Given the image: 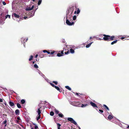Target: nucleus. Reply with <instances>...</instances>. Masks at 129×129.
<instances>
[{"label": "nucleus", "mask_w": 129, "mask_h": 129, "mask_svg": "<svg viewBox=\"0 0 129 129\" xmlns=\"http://www.w3.org/2000/svg\"><path fill=\"white\" fill-rule=\"evenodd\" d=\"M74 10V7H72L69 8L67 11L66 19H69L70 21L72 20V14Z\"/></svg>", "instance_id": "1"}, {"label": "nucleus", "mask_w": 129, "mask_h": 129, "mask_svg": "<svg viewBox=\"0 0 129 129\" xmlns=\"http://www.w3.org/2000/svg\"><path fill=\"white\" fill-rule=\"evenodd\" d=\"M67 120L69 121H70L71 123H73L76 125V126L78 125L76 122L72 118L69 117L67 118Z\"/></svg>", "instance_id": "2"}, {"label": "nucleus", "mask_w": 129, "mask_h": 129, "mask_svg": "<svg viewBox=\"0 0 129 129\" xmlns=\"http://www.w3.org/2000/svg\"><path fill=\"white\" fill-rule=\"evenodd\" d=\"M34 8V5L31 7V6L29 5L27 6L25 9L26 11H30L32 10Z\"/></svg>", "instance_id": "3"}, {"label": "nucleus", "mask_w": 129, "mask_h": 129, "mask_svg": "<svg viewBox=\"0 0 129 129\" xmlns=\"http://www.w3.org/2000/svg\"><path fill=\"white\" fill-rule=\"evenodd\" d=\"M28 38H27L26 40H25V38H22L21 39V43L23 44V45L24 47H25V42H26L28 40Z\"/></svg>", "instance_id": "4"}, {"label": "nucleus", "mask_w": 129, "mask_h": 129, "mask_svg": "<svg viewBox=\"0 0 129 129\" xmlns=\"http://www.w3.org/2000/svg\"><path fill=\"white\" fill-rule=\"evenodd\" d=\"M103 36H104L103 38V39L105 41H108L110 39V36L109 35H104Z\"/></svg>", "instance_id": "5"}, {"label": "nucleus", "mask_w": 129, "mask_h": 129, "mask_svg": "<svg viewBox=\"0 0 129 129\" xmlns=\"http://www.w3.org/2000/svg\"><path fill=\"white\" fill-rule=\"evenodd\" d=\"M70 21L69 19H66V23L69 25H72L74 24L73 22H70Z\"/></svg>", "instance_id": "6"}, {"label": "nucleus", "mask_w": 129, "mask_h": 129, "mask_svg": "<svg viewBox=\"0 0 129 129\" xmlns=\"http://www.w3.org/2000/svg\"><path fill=\"white\" fill-rule=\"evenodd\" d=\"M38 9V6L35 9V11H32L31 12L30 11V16L31 17H33V16H34V14L35 13V12L36 11V10Z\"/></svg>", "instance_id": "7"}, {"label": "nucleus", "mask_w": 129, "mask_h": 129, "mask_svg": "<svg viewBox=\"0 0 129 129\" xmlns=\"http://www.w3.org/2000/svg\"><path fill=\"white\" fill-rule=\"evenodd\" d=\"M90 103L93 107L96 108L98 107L96 104H95L94 103L92 102H90Z\"/></svg>", "instance_id": "8"}, {"label": "nucleus", "mask_w": 129, "mask_h": 129, "mask_svg": "<svg viewBox=\"0 0 129 129\" xmlns=\"http://www.w3.org/2000/svg\"><path fill=\"white\" fill-rule=\"evenodd\" d=\"M75 103L76 104L75 105V106L78 107H80L81 104L79 102H75Z\"/></svg>", "instance_id": "9"}, {"label": "nucleus", "mask_w": 129, "mask_h": 129, "mask_svg": "<svg viewBox=\"0 0 129 129\" xmlns=\"http://www.w3.org/2000/svg\"><path fill=\"white\" fill-rule=\"evenodd\" d=\"M38 70V73H39V74L40 75L42 76V77H43V78H44V77H45V75H44L43 74H42V73H41V71H39V70Z\"/></svg>", "instance_id": "10"}, {"label": "nucleus", "mask_w": 129, "mask_h": 129, "mask_svg": "<svg viewBox=\"0 0 129 129\" xmlns=\"http://www.w3.org/2000/svg\"><path fill=\"white\" fill-rule=\"evenodd\" d=\"M12 16L13 17H14L17 18H18L19 17V15H17L15 13H14L12 14Z\"/></svg>", "instance_id": "11"}, {"label": "nucleus", "mask_w": 129, "mask_h": 129, "mask_svg": "<svg viewBox=\"0 0 129 129\" xmlns=\"http://www.w3.org/2000/svg\"><path fill=\"white\" fill-rule=\"evenodd\" d=\"M77 12H76V11H75V12H74L75 14H76V13L77 14H78L80 13V10L79 8H77Z\"/></svg>", "instance_id": "12"}, {"label": "nucleus", "mask_w": 129, "mask_h": 129, "mask_svg": "<svg viewBox=\"0 0 129 129\" xmlns=\"http://www.w3.org/2000/svg\"><path fill=\"white\" fill-rule=\"evenodd\" d=\"M15 113L16 115H19V111L18 109L16 110L15 111Z\"/></svg>", "instance_id": "13"}, {"label": "nucleus", "mask_w": 129, "mask_h": 129, "mask_svg": "<svg viewBox=\"0 0 129 129\" xmlns=\"http://www.w3.org/2000/svg\"><path fill=\"white\" fill-rule=\"evenodd\" d=\"M113 118V116L111 115H109L108 117V118L109 120H111Z\"/></svg>", "instance_id": "14"}, {"label": "nucleus", "mask_w": 129, "mask_h": 129, "mask_svg": "<svg viewBox=\"0 0 129 129\" xmlns=\"http://www.w3.org/2000/svg\"><path fill=\"white\" fill-rule=\"evenodd\" d=\"M55 88L57 89L58 91H59L60 92H61V90H60V88H59L56 86H55Z\"/></svg>", "instance_id": "15"}, {"label": "nucleus", "mask_w": 129, "mask_h": 129, "mask_svg": "<svg viewBox=\"0 0 129 129\" xmlns=\"http://www.w3.org/2000/svg\"><path fill=\"white\" fill-rule=\"evenodd\" d=\"M9 104L10 106L11 107L13 106L14 105V103L11 102H9Z\"/></svg>", "instance_id": "16"}, {"label": "nucleus", "mask_w": 129, "mask_h": 129, "mask_svg": "<svg viewBox=\"0 0 129 129\" xmlns=\"http://www.w3.org/2000/svg\"><path fill=\"white\" fill-rule=\"evenodd\" d=\"M4 21L2 20L0 18V24H3L4 23Z\"/></svg>", "instance_id": "17"}, {"label": "nucleus", "mask_w": 129, "mask_h": 129, "mask_svg": "<svg viewBox=\"0 0 129 129\" xmlns=\"http://www.w3.org/2000/svg\"><path fill=\"white\" fill-rule=\"evenodd\" d=\"M103 107L105 108V109H107L108 111H109V108L106 105H104Z\"/></svg>", "instance_id": "18"}, {"label": "nucleus", "mask_w": 129, "mask_h": 129, "mask_svg": "<svg viewBox=\"0 0 129 129\" xmlns=\"http://www.w3.org/2000/svg\"><path fill=\"white\" fill-rule=\"evenodd\" d=\"M57 124L58 129H60V126L61 125V124L59 123H57Z\"/></svg>", "instance_id": "19"}, {"label": "nucleus", "mask_w": 129, "mask_h": 129, "mask_svg": "<svg viewBox=\"0 0 129 129\" xmlns=\"http://www.w3.org/2000/svg\"><path fill=\"white\" fill-rule=\"evenodd\" d=\"M30 13H31L30 12H29V15L30 16L29 17H28H28H27V16H24V18L25 19H26L27 18H29L32 17H31V16H30V14H31Z\"/></svg>", "instance_id": "20"}, {"label": "nucleus", "mask_w": 129, "mask_h": 129, "mask_svg": "<svg viewBox=\"0 0 129 129\" xmlns=\"http://www.w3.org/2000/svg\"><path fill=\"white\" fill-rule=\"evenodd\" d=\"M65 88L68 90H71V88L69 86H65Z\"/></svg>", "instance_id": "21"}, {"label": "nucleus", "mask_w": 129, "mask_h": 129, "mask_svg": "<svg viewBox=\"0 0 129 129\" xmlns=\"http://www.w3.org/2000/svg\"><path fill=\"white\" fill-rule=\"evenodd\" d=\"M117 40H116L113 41L111 43V44L112 45L116 43L117 42Z\"/></svg>", "instance_id": "22"}, {"label": "nucleus", "mask_w": 129, "mask_h": 129, "mask_svg": "<svg viewBox=\"0 0 129 129\" xmlns=\"http://www.w3.org/2000/svg\"><path fill=\"white\" fill-rule=\"evenodd\" d=\"M34 124L35 125L34 127H32L31 128V129H37L38 128V126L37 125H36L35 124Z\"/></svg>", "instance_id": "23"}, {"label": "nucleus", "mask_w": 129, "mask_h": 129, "mask_svg": "<svg viewBox=\"0 0 129 129\" xmlns=\"http://www.w3.org/2000/svg\"><path fill=\"white\" fill-rule=\"evenodd\" d=\"M25 101L24 99H22L20 101V102L22 104H23L25 103Z\"/></svg>", "instance_id": "24"}, {"label": "nucleus", "mask_w": 129, "mask_h": 129, "mask_svg": "<svg viewBox=\"0 0 129 129\" xmlns=\"http://www.w3.org/2000/svg\"><path fill=\"white\" fill-rule=\"evenodd\" d=\"M40 108H39L38 109V111H37V112L38 113V115H40V114L41 113V111L40 110Z\"/></svg>", "instance_id": "25"}, {"label": "nucleus", "mask_w": 129, "mask_h": 129, "mask_svg": "<svg viewBox=\"0 0 129 129\" xmlns=\"http://www.w3.org/2000/svg\"><path fill=\"white\" fill-rule=\"evenodd\" d=\"M70 52L71 53H74V50L72 49H70Z\"/></svg>", "instance_id": "26"}, {"label": "nucleus", "mask_w": 129, "mask_h": 129, "mask_svg": "<svg viewBox=\"0 0 129 129\" xmlns=\"http://www.w3.org/2000/svg\"><path fill=\"white\" fill-rule=\"evenodd\" d=\"M17 107L19 108H20L21 107V105L18 103L17 104Z\"/></svg>", "instance_id": "27"}, {"label": "nucleus", "mask_w": 129, "mask_h": 129, "mask_svg": "<svg viewBox=\"0 0 129 129\" xmlns=\"http://www.w3.org/2000/svg\"><path fill=\"white\" fill-rule=\"evenodd\" d=\"M58 115L60 117H62L63 116V115L61 113H60Z\"/></svg>", "instance_id": "28"}, {"label": "nucleus", "mask_w": 129, "mask_h": 129, "mask_svg": "<svg viewBox=\"0 0 129 129\" xmlns=\"http://www.w3.org/2000/svg\"><path fill=\"white\" fill-rule=\"evenodd\" d=\"M114 38V36H112V37H110V40H111V41L113 40Z\"/></svg>", "instance_id": "29"}, {"label": "nucleus", "mask_w": 129, "mask_h": 129, "mask_svg": "<svg viewBox=\"0 0 129 129\" xmlns=\"http://www.w3.org/2000/svg\"><path fill=\"white\" fill-rule=\"evenodd\" d=\"M57 56L58 57H60L62 56V54H61L60 53H58L57 54Z\"/></svg>", "instance_id": "30"}, {"label": "nucleus", "mask_w": 129, "mask_h": 129, "mask_svg": "<svg viewBox=\"0 0 129 129\" xmlns=\"http://www.w3.org/2000/svg\"><path fill=\"white\" fill-rule=\"evenodd\" d=\"M33 55H31L30 56V58L29 59V61H31L33 59Z\"/></svg>", "instance_id": "31"}, {"label": "nucleus", "mask_w": 129, "mask_h": 129, "mask_svg": "<svg viewBox=\"0 0 129 129\" xmlns=\"http://www.w3.org/2000/svg\"><path fill=\"white\" fill-rule=\"evenodd\" d=\"M42 2V0H39L38 3V5H39L41 4Z\"/></svg>", "instance_id": "32"}, {"label": "nucleus", "mask_w": 129, "mask_h": 129, "mask_svg": "<svg viewBox=\"0 0 129 129\" xmlns=\"http://www.w3.org/2000/svg\"><path fill=\"white\" fill-rule=\"evenodd\" d=\"M54 114V113L52 111L50 113V115L51 116H53Z\"/></svg>", "instance_id": "33"}, {"label": "nucleus", "mask_w": 129, "mask_h": 129, "mask_svg": "<svg viewBox=\"0 0 129 129\" xmlns=\"http://www.w3.org/2000/svg\"><path fill=\"white\" fill-rule=\"evenodd\" d=\"M34 67L36 68H38V66L36 64H35L34 65Z\"/></svg>", "instance_id": "34"}, {"label": "nucleus", "mask_w": 129, "mask_h": 129, "mask_svg": "<svg viewBox=\"0 0 129 129\" xmlns=\"http://www.w3.org/2000/svg\"><path fill=\"white\" fill-rule=\"evenodd\" d=\"M76 15H74L73 17V20H76Z\"/></svg>", "instance_id": "35"}, {"label": "nucleus", "mask_w": 129, "mask_h": 129, "mask_svg": "<svg viewBox=\"0 0 129 129\" xmlns=\"http://www.w3.org/2000/svg\"><path fill=\"white\" fill-rule=\"evenodd\" d=\"M38 116L37 118V120H38L40 118V115H38Z\"/></svg>", "instance_id": "36"}, {"label": "nucleus", "mask_w": 129, "mask_h": 129, "mask_svg": "<svg viewBox=\"0 0 129 129\" xmlns=\"http://www.w3.org/2000/svg\"><path fill=\"white\" fill-rule=\"evenodd\" d=\"M44 78H45V80L48 82V81H49L48 79L47 78H46L45 77H45H44Z\"/></svg>", "instance_id": "37"}, {"label": "nucleus", "mask_w": 129, "mask_h": 129, "mask_svg": "<svg viewBox=\"0 0 129 129\" xmlns=\"http://www.w3.org/2000/svg\"><path fill=\"white\" fill-rule=\"evenodd\" d=\"M55 112L57 114H58L59 113V111L58 110H57L56 109L55 110Z\"/></svg>", "instance_id": "38"}, {"label": "nucleus", "mask_w": 129, "mask_h": 129, "mask_svg": "<svg viewBox=\"0 0 129 129\" xmlns=\"http://www.w3.org/2000/svg\"><path fill=\"white\" fill-rule=\"evenodd\" d=\"M7 122V121L6 120H5L3 122V124H6Z\"/></svg>", "instance_id": "39"}, {"label": "nucleus", "mask_w": 129, "mask_h": 129, "mask_svg": "<svg viewBox=\"0 0 129 129\" xmlns=\"http://www.w3.org/2000/svg\"><path fill=\"white\" fill-rule=\"evenodd\" d=\"M50 84L53 87H55V86H56L54 85L52 83H50Z\"/></svg>", "instance_id": "40"}, {"label": "nucleus", "mask_w": 129, "mask_h": 129, "mask_svg": "<svg viewBox=\"0 0 129 129\" xmlns=\"http://www.w3.org/2000/svg\"><path fill=\"white\" fill-rule=\"evenodd\" d=\"M8 17L9 18L10 17V16L9 15H8L6 16V19Z\"/></svg>", "instance_id": "41"}, {"label": "nucleus", "mask_w": 129, "mask_h": 129, "mask_svg": "<svg viewBox=\"0 0 129 129\" xmlns=\"http://www.w3.org/2000/svg\"><path fill=\"white\" fill-rule=\"evenodd\" d=\"M53 82L56 85L58 83L57 82V81H53Z\"/></svg>", "instance_id": "42"}, {"label": "nucleus", "mask_w": 129, "mask_h": 129, "mask_svg": "<svg viewBox=\"0 0 129 129\" xmlns=\"http://www.w3.org/2000/svg\"><path fill=\"white\" fill-rule=\"evenodd\" d=\"M99 111L100 112H101V113H103V110H100V109H99Z\"/></svg>", "instance_id": "43"}, {"label": "nucleus", "mask_w": 129, "mask_h": 129, "mask_svg": "<svg viewBox=\"0 0 129 129\" xmlns=\"http://www.w3.org/2000/svg\"><path fill=\"white\" fill-rule=\"evenodd\" d=\"M90 47V45H89V44L87 45H86V47L87 48H89V47Z\"/></svg>", "instance_id": "44"}, {"label": "nucleus", "mask_w": 129, "mask_h": 129, "mask_svg": "<svg viewBox=\"0 0 129 129\" xmlns=\"http://www.w3.org/2000/svg\"><path fill=\"white\" fill-rule=\"evenodd\" d=\"M55 51H53L52 52H50V54H53L55 53Z\"/></svg>", "instance_id": "45"}, {"label": "nucleus", "mask_w": 129, "mask_h": 129, "mask_svg": "<svg viewBox=\"0 0 129 129\" xmlns=\"http://www.w3.org/2000/svg\"><path fill=\"white\" fill-rule=\"evenodd\" d=\"M2 3H3V4L4 5H6V3L4 2V1H3V2H2Z\"/></svg>", "instance_id": "46"}, {"label": "nucleus", "mask_w": 129, "mask_h": 129, "mask_svg": "<svg viewBox=\"0 0 129 129\" xmlns=\"http://www.w3.org/2000/svg\"><path fill=\"white\" fill-rule=\"evenodd\" d=\"M61 54H62V56L63 55L64 53H63V50H62V51L61 52V53H60Z\"/></svg>", "instance_id": "47"}, {"label": "nucleus", "mask_w": 129, "mask_h": 129, "mask_svg": "<svg viewBox=\"0 0 129 129\" xmlns=\"http://www.w3.org/2000/svg\"><path fill=\"white\" fill-rule=\"evenodd\" d=\"M88 105L87 104H84V107H85L86 106H87Z\"/></svg>", "instance_id": "48"}, {"label": "nucleus", "mask_w": 129, "mask_h": 129, "mask_svg": "<svg viewBox=\"0 0 129 129\" xmlns=\"http://www.w3.org/2000/svg\"><path fill=\"white\" fill-rule=\"evenodd\" d=\"M96 39L98 40H103V39H101V38H97V39Z\"/></svg>", "instance_id": "49"}, {"label": "nucleus", "mask_w": 129, "mask_h": 129, "mask_svg": "<svg viewBox=\"0 0 129 129\" xmlns=\"http://www.w3.org/2000/svg\"><path fill=\"white\" fill-rule=\"evenodd\" d=\"M126 38V36H125V37H122L121 38V39H124L125 38Z\"/></svg>", "instance_id": "50"}, {"label": "nucleus", "mask_w": 129, "mask_h": 129, "mask_svg": "<svg viewBox=\"0 0 129 129\" xmlns=\"http://www.w3.org/2000/svg\"><path fill=\"white\" fill-rule=\"evenodd\" d=\"M43 52L44 53H46L47 52V51L46 50H43Z\"/></svg>", "instance_id": "51"}, {"label": "nucleus", "mask_w": 129, "mask_h": 129, "mask_svg": "<svg viewBox=\"0 0 129 129\" xmlns=\"http://www.w3.org/2000/svg\"><path fill=\"white\" fill-rule=\"evenodd\" d=\"M93 43V42H92L90 43H89L88 44H89V45L90 46H91V45L92 44V43Z\"/></svg>", "instance_id": "52"}, {"label": "nucleus", "mask_w": 129, "mask_h": 129, "mask_svg": "<svg viewBox=\"0 0 129 129\" xmlns=\"http://www.w3.org/2000/svg\"><path fill=\"white\" fill-rule=\"evenodd\" d=\"M69 53V52L68 51V52H65L64 53L66 54H68Z\"/></svg>", "instance_id": "53"}, {"label": "nucleus", "mask_w": 129, "mask_h": 129, "mask_svg": "<svg viewBox=\"0 0 129 129\" xmlns=\"http://www.w3.org/2000/svg\"><path fill=\"white\" fill-rule=\"evenodd\" d=\"M80 107H84V104H82L81 105H80Z\"/></svg>", "instance_id": "54"}, {"label": "nucleus", "mask_w": 129, "mask_h": 129, "mask_svg": "<svg viewBox=\"0 0 129 129\" xmlns=\"http://www.w3.org/2000/svg\"><path fill=\"white\" fill-rule=\"evenodd\" d=\"M47 53L48 54H50V52H49V51H47Z\"/></svg>", "instance_id": "55"}, {"label": "nucleus", "mask_w": 129, "mask_h": 129, "mask_svg": "<svg viewBox=\"0 0 129 129\" xmlns=\"http://www.w3.org/2000/svg\"><path fill=\"white\" fill-rule=\"evenodd\" d=\"M3 102V100L2 99L0 98V102Z\"/></svg>", "instance_id": "56"}, {"label": "nucleus", "mask_w": 129, "mask_h": 129, "mask_svg": "<svg viewBox=\"0 0 129 129\" xmlns=\"http://www.w3.org/2000/svg\"><path fill=\"white\" fill-rule=\"evenodd\" d=\"M77 126L78 127L79 129H81L80 127L78 126V125H77Z\"/></svg>", "instance_id": "57"}, {"label": "nucleus", "mask_w": 129, "mask_h": 129, "mask_svg": "<svg viewBox=\"0 0 129 129\" xmlns=\"http://www.w3.org/2000/svg\"><path fill=\"white\" fill-rule=\"evenodd\" d=\"M17 119L18 120H20V118L19 117H17Z\"/></svg>", "instance_id": "58"}, {"label": "nucleus", "mask_w": 129, "mask_h": 129, "mask_svg": "<svg viewBox=\"0 0 129 129\" xmlns=\"http://www.w3.org/2000/svg\"><path fill=\"white\" fill-rule=\"evenodd\" d=\"M38 54H36V55H35V58H37V57H38Z\"/></svg>", "instance_id": "59"}, {"label": "nucleus", "mask_w": 129, "mask_h": 129, "mask_svg": "<svg viewBox=\"0 0 129 129\" xmlns=\"http://www.w3.org/2000/svg\"><path fill=\"white\" fill-rule=\"evenodd\" d=\"M91 39H92V37H90V38H89L91 40Z\"/></svg>", "instance_id": "60"}, {"label": "nucleus", "mask_w": 129, "mask_h": 129, "mask_svg": "<svg viewBox=\"0 0 129 129\" xmlns=\"http://www.w3.org/2000/svg\"><path fill=\"white\" fill-rule=\"evenodd\" d=\"M76 95H78V93H76Z\"/></svg>", "instance_id": "61"}, {"label": "nucleus", "mask_w": 129, "mask_h": 129, "mask_svg": "<svg viewBox=\"0 0 129 129\" xmlns=\"http://www.w3.org/2000/svg\"><path fill=\"white\" fill-rule=\"evenodd\" d=\"M35 62V61H33V64H34V63Z\"/></svg>", "instance_id": "62"}, {"label": "nucleus", "mask_w": 129, "mask_h": 129, "mask_svg": "<svg viewBox=\"0 0 129 129\" xmlns=\"http://www.w3.org/2000/svg\"><path fill=\"white\" fill-rule=\"evenodd\" d=\"M5 105L6 106V103H5Z\"/></svg>", "instance_id": "63"}, {"label": "nucleus", "mask_w": 129, "mask_h": 129, "mask_svg": "<svg viewBox=\"0 0 129 129\" xmlns=\"http://www.w3.org/2000/svg\"><path fill=\"white\" fill-rule=\"evenodd\" d=\"M129 128V126H128L127 127V128Z\"/></svg>", "instance_id": "64"}]
</instances>
